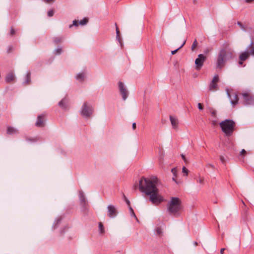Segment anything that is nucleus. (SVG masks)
<instances>
[{"mask_svg": "<svg viewBox=\"0 0 254 254\" xmlns=\"http://www.w3.org/2000/svg\"><path fill=\"white\" fill-rule=\"evenodd\" d=\"M182 208V201L177 197H172L167 205V211L174 216L179 215Z\"/></svg>", "mask_w": 254, "mask_h": 254, "instance_id": "nucleus-2", "label": "nucleus"}, {"mask_svg": "<svg viewBox=\"0 0 254 254\" xmlns=\"http://www.w3.org/2000/svg\"><path fill=\"white\" fill-rule=\"evenodd\" d=\"M193 245H194V246H196L198 245V244H197V243L196 242H193Z\"/></svg>", "mask_w": 254, "mask_h": 254, "instance_id": "nucleus-52", "label": "nucleus"}, {"mask_svg": "<svg viewBox=\"0 0 254 254\" xmlns=\"http://www.w3.org/2000/svg\"><path fill=\"white\" fill-rule=\"evenodd\" d=\"M227 96L230 99L231 104L233 106H235L238 104L239 98L237 95L236 93H233V95H231V93L227 90Z\"/></svg>", "mask_w": 254, "mask_h": 254, "instance_id": "nucleus-10", "label": "nucleus"}, {"mask_svg": "<svg viewBox=\"0 0 254 254\" xmlns=\"http://www.w3.org/2000/svg\"><path fill=\"white\" fill-rule=\"evenodd\" d=\"M13 50V47L12 46H9L7 50V53H9L11 51Z\"/></svg>", "mask_w": 254, "mask_h": 254, "instance_id": "nucleus-37", "label": "nucleus"}, {"mask_svg": "<svg viewBox=\"0 0 254 254\" xmlns=\"http://www.w3.org/2000/svg\"><path fill=\"white\" fill-rule=\"evenodd\" d=\"M73 25H74V26H77L78 24H77V21L75 20H73Z\"/></svg>", "mask_w": 254, "mask_h": 254, "instance_id": "nucleus-47", "label": "nucleus"}, {"mask_svg": "<svg viewBox=\"0 0 254 254\" xmlns=\"http://www.w3.org/2000/svg\"><path fill=\"white\" fill-rule=\"evenodd\" d=\"M235 123L231 120H226L220 123L222 131L227 136H230L233 132Z\"/></svg>", "mask_w": 254, "mask_h": 254, "instance_id": "nucleus-4", "label": "nucleus"}, {"mask_svg": "<svg viewBox=\"0 0 254 254\" xmlns=\"http://www.w3.org/2000/svg\"><path fill=\"white\" fill-rule=\"evenodd\" d=\"M249 54L248 51H245L240 55L239 59L240 61H245L249 58Z\"/></svg>", "mask_w": 254, "mask_h": 254, "instance_id": "nucleus-15", "label": "nucleus"}, {"mask_svg": "<svg viewBox=\"0 0 254 254\" xmlns=\"http://www.w3.org/2000/svg\"><path fill=\"white\" fill-rule=\"evenodd\" d=\"M210 113H211V116L212 117H213V118L216 117V112L215 110H211L210 111Z\"/></svg>", "mask_w": 254, "mask_h": 254, "instance_id": "nucleus-36", "label": "nucleus"}, {"mask_svg": "<svg viewBox=\"0 0 254 254\" xmlns=\"http://www.w3.org/2000/svg\"><path fill=\"white\" fill-rule=\"evenodd\" d=\"M62 48H58L55 50V54L60 55L62 53Z\"/></svg>", "mask_w": 254, "mask_h": 254, "instance_id": "nucleus-32", "label": "nucleus"}, {"mask_svg": "<svg viewBox=\"0 0 254 254\" xmlns=\"http://www.w3.org/2000/svg\"><path fill=\"white\" fill-rule=\"evenodd\" d=\"M244 104L245 105L254 104V97L248 93L242 94Z\"/></svg>", "mask_w": 254, "mask_h": 254, "instance_id": "nucleus-7", "label": "nucleus"}, {"mask_svg": "<svg viewBox=\"0 0 254 254\" xmlns=\"http://www.w3.org/2000/svg\"><path fill=\"white\" fill-rule=\"evenodd\" d=\"M243 61H239V64H240V65H242L243 64Z\"/></svg>", "mask_w": 254, "mask_h": 254, "instance_id": "nucleus-51", "label": "nucleus"}, {"mask_svg": "<svg viewBox=\"0 0 254 254\" xmlns=\"http://www.w3.org/2000/svg\"><path fill=\"white\" fill-rule=\"evenodd\" d=\"M119 90L120 93L122 96V98L123 100H126L128 95V92L127 89L125 88L124 84L121 81L119 82L118 83Z\"/></svg>", "mask_w": 254, "mask_h": 254, "instance_id": "nucleus-8", "label": "nucleus"}, {"mask_svg": "<svg viewBox=\"0 0 254 254\" xmlns=\"http://www.w3.org/2000/svg\"><path fill=\"white\" fill-rule=\"evenodd\" d=\"M129 212H130V215L131 216H133V217H134L135 218V219L138 221L137 220V218L133 211V210L132 209V208L130 206H129Z\"/></svg>", "mask_w": 254, "mask_h": 254, "instance_id": "nucleus-26", "label": "nucleus"}, {"mask_svg": "<svg viewBox=\"0 0 254 254\" xmlns=\"http://www.w3.org/2000/svg\"><path fill=\"white\" fill-rule=\"evenodd\" d=\"M198 108L199 110H202L203 109L202 105L201 103L198 104Z\"/></svg>", "mask_w": 254, "mask_h": 254, "instance_id": "nucleus-39", "label": "nucleus"}, {"mask_svg": "<svg viewBox=\"0 0 254 254\" xmlns=\"http://www.w3.org/2000/svg\"><path fill=\"white\" fill-rule=\"evenodd\" d=\"M79 197L80 199V203L81 206L84 208H86V205H87L86 198L85 197L84 193L82 191H79Z\"/></svg>", "mask_w": 254, "mask_h": 254, "instance_id": "nucleus-12", "label": "nucleus"}, {"mask_svg": "<svg viewBox=\"0 0 254 254\" xmlns=\"http://www.w3.org/2000/svg\"><path fill=\"white\" fill-rule=\"evenodd\" d=\"M6 133L9 135L17 134L18 133V130L12 127L8 126L6 129Z\"/></svg>", "mask_w": 254, "mask_h": 254, "instance_id": "nucleus-14", "label": "nucleus"}, {"mask_svg": "<svg viewBox=\"0 0 254 254\" xmlns=\"http://www.w3.org/2000/svg\"><path fill=\"white\" fill-rule=\"evenodd\" d=\"M158 180L156 177L141 178L139 181V189L140 191L149 196V200L153 204H158L163 201V197L159 194L157 186Z\"/></svg>", "mask_w": 254, "mask_h": 254, "instance_id": "nucleus-1", "label": "nucleus"}, {"mask_svg": "<svg viewBox=\"0 0 254 254\" xmlns=\"http://www.w3.org/2000/svg\"><path fill=\"white\" fill-rule=\"evenodd\" d=\"M62 40H63L62 37H56L54 39V42L56 44H58L59 43L61 42L62 41Z\"/></svg>", "mask_w": 254, "mask_h": 254, "instance_id": "nucleus-27", "label": "nucleus"}, {"mask_svg": "<svg viewBox=\"0 0 254 254\" xmlns=\"http://www.w3.org/2000/svg\"><path fill=\"white\" fill-rule=\"evenodd\" d=\"M88 22V20L86 18H84L82 20H81L80 21H79V24L80 25H85Z\"/></svg>", "mask_w": 254, "mask_h": 254, "instance_id": "nucleus-30", "label": "nucleus"}, {"mask_svg": "<svg viewBox=\"0 0 254 254\" xmlns=\"http://www.w3.org/2000/svg\"><path fill=\"white\" fill-rule=\"evenodd\" d=\"M253 45L254 42L252 41L250 45L248 47L246 51H248L249 56L252 55L254 57V46Z\"/></svg>", "mask_w": 254, "mask_h": 254, "instance_id": "nucleus-18", "label": "nucleus"}, {"mask_svg": "<svg viewBox=\"0 0 254 254\" xmlns=\"http://www.w3.org/2000/svg\"><path fill=\"white\" fill-rule=\"evenodd\" d=\"M220 159L222 163H224L225 162V158H224V157L223 156H221L220 157Z\"/></svg>", "mask_w": 254, "mask_h": 254, "instance_id": "nucleus-43", "label": "nucleus"}, {"mask_svg": "<svg viewBox=\"0 0 254 254\" xmlns=\"http://www.w3.org/2000/svg\"><path fill=\"white\" fill-rule=\"evenodd\" d=\"M63 234H64V231H63V230H62V231H61V235H63Z\"/></svg>", "mask_w": 254, "mask_h": 254, "instance_id": "nucleus-56", "label": "nucleus"}, {"mask_svg": "<svg viewBox=\"0 0 254 254\" xmlns=\"http://www.w3.org/2000/svg\"><path fill=\"white\" fill-rule=\"evenodd\" d=\"M59 106L64 109H66L67 108V100L66 99L64 98L59 103Z\"/></svg>", "mask_w": 254, "mask_h": 254, "instance_id": "nucleus-17", "label": "nucleus"}, {"mask_svg": "<svg viewBox=\"0 0 254 254\" xmlns=\"http://www.w3.org/2000/svg\"><path fill=\"white\" fill-rule=\"evenodd\" d=\"M136 128V124L135 123L132 124V128L133 129H135Z\"/></svg>", "mask_w": 254, "mask_h": 254, "instance_id": "nucleus-50", "label": "nucleus"}, {"mask_svg": "<svg viewBox=\"0 0 254 254\" xmlns=\"http://www.w3.org/2000/svg\"><path fill=\"white\" fill-rule=\"evenodd\" d=\"M224 250H225L224 248L221 249L220 250V254H223Z\"/></svg>", "mask_w": 254, "mask_h": 254, "instance_id": "nucleus-49", "label": "nucleus"}, {"mask_svg": "<svg viewBox=\"0 0 254 254\" xmlns=\"http://www.w3.org/2000/svg\"><path fill=\"white\" fill-rule=\"evenodd\" d=\"M108 216L110 218H114L116 216L118 211L116 207L113 205H109L108 206Z\"/></svg>", "mask_w": 254, "mask_h": 254, "instance_id": "nucleus-11", "label": "nucleus"}, {"mask_svg": "<svg viewBox=\"0 0 254 254\" xmlns=\"http://www.w3.org/2000/svg\"><path fill=\"white\" fill-rule=\"evenodd\" d=\"M175 177H174H174L173 178V180H174L176 183H177V181H176V179H175Z\"/></svg>", "mask_w": 254, "mask_h": 254, "instance_id": "nucleus-55", "label": "nucleus"}, {"mask_svg": "<svg viewBox=\"0 0 254 254\" xmlns=\"http://www.w3.org/2000/svg\"><path fill=\"white\" fill-rule=\"evenodd\" d=\"M171 172L173 174L174 177H176V174L177 172V169L176 168L172 169Z\"/></svg>", "mask_w": 254, "mask_h": 254, "instance_id": "nucleus-35", "label": "nucleus"}, {"mask_svg": "<svg viewBox=\"0 0 254 254\" xmlns=\"http://www.w3.org/2000/svg\"><path fill=\"white\" fill-rule=\"evenodd\" d=\"M157 233L158 235H160L161 234V229L160 228H157L156 229Z\"/></svg>", "mask_w": 254, "mask_h": 254, "instance_id": "nucleus-40", "label": "nucleus"}, {"mask_svg": "<svg viewBox=\"0 0 254 254\" xmlns=\"http://www.w3.org/2000/svg\"><path fill=\"white\" fill-rule=\"evenodd\" d=\"M85 77V74L83 72L82 73H79L77 74V75L76 76V80H78L79 81H83Z\"/></svg>", "mask_w": 254, "mask_h": 254, "instance_id": "nucleus-21", "label": "nucleus"}, {"mask_svg": "<svg viewBox=\"0 0 254 254\" xmlns=\"http://www.w3.org/2000/svg\"><path fill=\"white\" fill-rule=\"evenodd\" d=\"M99 232L101 234H103L105 233L104 226L101 222H100L99 223Z\"/></svg>", "mask_w": 254, "mask_h": 254, "instance_id": "nucleus-23", "label": "nucleus"}, {"mask_svg": "<svg viewBox=\"0 0 254 254\" xmlns=\"http://www.w3.org/2000/svg\"><path fill=\"white\" fill-rule=\"evenodd\" d=\"M124 197L125 198V200L127 202V204L128 205H130V202L129 201L126 197L125 195H124Z\"/></svg>", "mask_w": 254, "mask_h": 254, "instance_id": "nucleus-45", "label": "nucleus"}, {"mask_svg": "<svg viewBox=\"0 0 254 254\" xmlns=\"http://www.w3.org/2000/svg\"><path fill=\"white\" fill-rule=\"evenodd\" d=\"M217 86V83L211 82L209 84V89L210 91H214L216 89Z\"/></svg>", "mask_w": 254, "mask_h": 254, "instance_id": "nucleus-22", "label": "nucleus"}, {"mask_svg": "<svg viewBox=\"0 0 254 254\" xmlns=\"http://www.w3.org/2000/svg\"><path fill=\"white\" fill-rule=\"evenodd\" d=\"M204 182V180L203 178H199L197 180V182L203 184Z\"/></svg>", "mask_w": 254, "mask_h": 254, "instance_id": "nucleus-38", "label": "nucleus"}, {"mask_svg": "<svg viewBox=\"0 0 254 254\" xmlns=\"http://www.w3.org/2000/svg\"><path fill=\"white\" fill-rule=\"evenodd\" d=\"M186 40H185V41H184L183 43L182 44V45H181L180 47H179L177 49H176V50H175L172 51L171 52L172 54V55H174L175 54H176V53H177V52L179 49H180L181 48H182L184 46V45H185V43H186Z\"/></svg>", "mask_w": 254, "mask_h": 254, "instance_id": "nucleus-25", "label": "nucleus"}, {"mask_svg": "<svg viewBox=\"0 0 254 254\" xmlns=\"http://www.w3.org/2000/svg\"><path fill=\"white\" fill-rule=\"evenodd\" d=\"M15 30H14V29H13L12 28H11L10 29V34L11 35H13L14 34H15Z\"/></svg>", "mask_w": 254, "mask_h": 254, "instance_id": "nucleus-41", "label": "nucleus"}, {"mask_svg": "<svg viewBox=\"0 0 254 254\" xmlns=\"http://www.w3.org/2000/svg\"><path fill=\"white\" fill-rule=\"evenodd\" d=\"M62 220V218H59L58 219H57L55 222L54 223L53 227L54 228H56L57 227L58 225L61 223Z\"/></svg>", "mask_w": 254, "mask_h": 254, "instance_id": "nucleus-24", "label": "nucleus"}, {"mask_svg": "<svg viewBox=\"0 0 254 254\" xmlns=\"http://www.w3.org/2000/svg\"><path fill=\"white\" fill-rule=\"evenodd\" d=\"M197 45V40L195 39L193 41V42L191 45V50L194 51V49H195V48L196 47Z\"/></svg>", "mask_w": 254, "mask_h": 254, "instance_id": "nucleus-28", "label": "nucleus"}, {"mask_svg": "<svg viewBox=\"0 0 254 254\" xmlns=\"http://www.w3.org/2000/svg\"><path fill=\"white\" fill-rule=\"evenodd\" d=\"M246 153H247L245 149H242V151H241L240 154H241V155H244V154H246Z\"/></svg>", "mask_w": 254, "mask_h": 254, "instance_id": "nucleus-42", "label": "nucleus"}, {"mask_svg": "<svg viewBox=\"0 0 254 254\" xmlns=\"http://www.w3.org/2000/svg\"><path fill=\"white\" fill-rule=\"evenodd\" d=\"M54 10H50L48 11V15L49 17H51L54 15Z\"/></svg>", "mask_w": 254, "mask_h": 254, "instance_id": "nucleus-34", "label": "nucleus"}, {"mask_svg": "<svg viewBox=\"0 0 254 254\" xmlns=\"http://www.w3.org/2000/svg\"><path fill=\"white\" fill-rule=\"evenodd\" d=\"M182 172L186 174V176H188L189 171L185 167H183L182 169Z\"/></svg>", "mask_w": 254, "mask_h": 254, "instance_id": "nucleus-33", "label": "nucleus"}, {"mask_svg": "<svg viewBox=\"0 0 254 254\" xmlns=\"http://www.w3.org/2000/svg\"><path fill=\"white\" fill-rule=\"evenodd\" d=\"M170 120L173 128L175 129H177L179 124V122L177 118L173 117L172 116H170Z\"/></svg>", "mask_w": 254, "mask_h": 254, "instance_id": "nucleus-13", "label": "nucleus"}, {"mask_svg": "<svg viewBox=\"0 0 254 254\" xmlns=\"http://www.w3.org/2000/svg\"><path fill=\"white\" fill-rule=\"evenodd\" d=\"M211 50V49H208V48H207L206 49L204 50V52L205 53V54H207V53H208Z\"/></svg>", "mask_w": 254, "mask_h": 254, "instance_id": "nucleus-46", "label": "nucleus"}, {"mask_svg": "<svg viewBox=\"0 0 254 254\" xmlns=\"http://www.w3.org/2000/svg\"><path fill=\"white\" fill-rule=\"evenodd\" d=\"M181 156H182V159H183V160H184L185 162H187V159H186V158L185 157V156L184 154H182V155H181Z\"/></svg>", "mask_w": 254, "mask_h": 254, "instance_id": "nucleus-44", "label": "nucleus"}, {"mask_svg": "<svg viewBox=\"0 0 254 254\" xmlns=\"http://www.w3.org/2000/svg\"><path fill=\"white\" fill-rule=\"evenodd\" d=\"M31 82V72L30 71H28L26 73V75L25 77V79L23 83L25 84H28Z\"/></svg>", "mask_w": 254, "mask_h": 254, "instance_id": "nucleus-20", "label": "nucleus"}, {"mask_svg": "<svg viewBox=\"0 0 254 254\" xmlns=\"http://www.w3.org/2000/svg\"><path fill=\"white\" fill-rule=\"evenodd\" d=\"M211 121L212 125L213 126H216L218 124L217 119L216 117H214L213 119H212Z\"/></svg>", "mask_w": 254, "mask_h": 254, "instance_id": "nucleus-29", "label": "nucleus"}, {"mask_svg": "<svg viewBox=\"0 0 254 254\" xmlns=\"http://www.w3.org/2000/svg\"><path fill=\"white\" fill-rule=\"evenodd\" d=\"M93 112V107L88 105L87 103H84L81 109V114L85 118L90 117Z\"/></svg>", "mask_w": 254, "mask_h": 254, "instance_id": "nucleus-5", "label": "nucleus"}, {"mask_svg": "<svg viewBox=\"0 0 254 254\" xmlns=\"http://www.w3.org/2000/svg\"><path fill=\"white\" fill-rule=\"evenodd\" d=\"M212 81V82H215V83H217L219 81V76L217 74L215 75L214 76Z\"/></svg>", "mask_w": 254, "mask_h": 254, "instance_id": "nucleus-31", "label": "nucleus"}, {"mask_svg": "<svg viewBox=\"0 0 254 254\" xmlns=\"http://www.w3.org/2000/svg\"><path fill=\"white\" fill-rule=\"evenodd\" d=\"M238 25H239L240 26H241V27L242 26V24L241 22H238Z\"/></svg>", "mask_w": 254, "mask_h": 254, "instance_id": "nucleus-54", "label": "nucleus"}, {"mask_svg": "<svg viewBox=\"0 0 254 254\" xmlns=\"http://www.w3.org/2000/svg\"><path fill=\"white\" fill-rule=\"evenodd\" d=\"M115 25H116V39L118 40V41L119 42V43L120 44L121 46H122L123 43H122V39L120 37V31H119V28L117 26V24H115Z\"/></svg>", "mask_w": 254, "mask_h": 254, "instance_id": "nucleus-19", "label": "nucleus"}, {"mask_svg": "<svg viewBox=\"0 0 254 254\" xmlns=\"http://www.w3.org/2000/svg\"><path fill=\"white\" fill-rule=\"evenodd\" d=\"M15 79V75L13 72H9L7 74L5 77V82L7 83H9L12 81H13Z\"/></svg>", "mask_w": 254, "mask_h": 254, "instance_id": "nucleus-16", "label": "nucleus"}, {"mask_svg": "<svg viewBox=\"0 0 254 254\" xmlns=\"http://www.w3.org/2000/svg\"><path fill=\"white\" fill-rule=\"evenodd\" d=\"M208 165H209L210 167L214 168V166L213 165H211V164H208Z\"/></svg>", "mask_w": 254, "mask_h": 254, "instance_id": "nucleus-53", "label": "nucleus"}, {"mask_svg": "<svg viewBox=\"0 0 254 254\" xmlns=\"http://www.w3.org/2000/svg\"><path fill=\"white\" fill-rule=\"evenodd\" d=\"M206 60V57L203 54H199L197 58L195 60V69L197 70H200L202 67L204 62Z\"/></svg>", "mask_w": 254, "mask_h": 254, "instance_id": "nucleus-6", "label": "nucleus"}, {"mask_svg": "<svg viewBox=\"0 0 254 254\" xmlns=\"http://www.w3.org/2000/svg\"><path fill=\"white\" fill-rule=\"evenodd\" d=\"M46 115L42 114L37 117L35 126L37 127H44L45 126V119Z\"/></svg>", "mask_w": 254, "mask_h": 254, "instance_id": "nucleus-9", "label": "nucleus"}, {"mask_svg": "<svg viewBox=\"0 0 254 254\" xmlns=\"http://www.w3.org/2000/svg\"><path fill=\"white\" fill-rule=\"evenodd\" d=\"M43 1L46 2H50L51 1H54L55 0H43Z\"/></svg>", "mask_w": 254, "mask_h": 254, "instance_id": "nucleus-48", "label": "nucleus"}, {"mask_svg": "<svg viewBox=\"0 0 254 254\" xmlns=\"http://www.w3.org/2000/svg\"><path fill=\"white\" fill-rule=\"evenodd\" d=\"M232 57V53L228 52L226 49L220 50L216 62V67L218 68H222L225 64V62Z\"/></svg>", "mask_w": 254, "mask_h": 254, "instance_id": "nucleus-3", "label": "nucleus"}]
</instances>
